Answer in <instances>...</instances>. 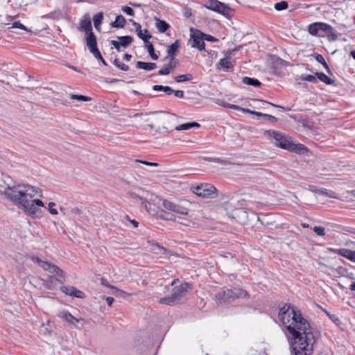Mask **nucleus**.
Here are the masks:
<instances>
[{
    "label": "nucleus",
    "instance_id": "48",
    "mask_svg": "<svg viewBox=\"0 0 355 355\" xmlns=\"http://www.w3.org/2000/svg\"><path fill=\"white\" fill-rule=\"evenodd\" d=\"M263 118L264 119L270 121L272 122H277V119L275 116H274L272 115H270V114H264Z\"/></svg>",
    "mask_w": 355,
    "mask_h": 355
},
{
    "label": "nucleus",
    "instance_id": "47",
    "mask_svg": "<svg viewBox=\"0 0 355 355\" xmlns=\"http://www.w3.org/2000/svg\"><path fill=\"white\" fill-rule=\"evenodd\" d=\"M202 35L204 37V40H207V41H209V42H217L218 41V39L213 37L212 35H207L205 33H203Z\"/></svg>",
    "mask_w": 355,
    "mask_h": 355
},
{
    "label": "nucleus",
    "instance_id": "6",
    "mask_svg": "<svg viewBox=\"0 0 355 355\" xmlns=\"http://www.w3.org/2000/svg\"><path fill=\"white\" fill-rule=\"evenodd\" d=\"M264 135L272 137L277 146L283 149L294 150L292 143L281 132L275 130H266Z\"/></svg>",
    "mask_w": 355,
    "mask_h": 355
},
{
    "label": "nucleus",
    "instance_id": "25",
    "mask_svg": "<svg viewBox=\"0 0 355 355\" xmlns=\"http://www.w3.org/2000/svg\"><path fill=\"white\" fill-rule=\"evenodd\" d=\"M315 76L317 78L322 82L326 83L327 85H333L334 83V80L327 76L325 73L320 72L316 73Z\"/></svg>",
    "mask_w": 355,
    "mask_h": 355
},
{
    "label": "nucleus",
    "instance_id": "58",
    "mask_svg": "<svg viewBox=\"0 0 355 355\" xmlns=\"http://www.w3.org/2000/svg\"><path fill=\"white\" fill-rule=\"evenodd\" d=\"M166 67L168 68V69L170 70V71L173 69H174L176 66L175 64H173V61H171V60H170V62L168 64H166Z\"/></svg>",
    "mask_w": 355,
    "mask_h": 355
},
{
    "label": "nucleus",
    "instance_id": "2",
    "mask_svg": "<svg viewBox=\"0 0 355 355\" xmlns=\"http://www.w3.org/2000/svg\"><path fill=\"white\" fill-rule=\"evenodd\" d=\"M42 196V191L28 184L8 185L4 191L6 199L12 202L23 210L26 215L32 218L42 216L43 202L37 199Z\"/></svg>",
    "mask_w": 355,
    "mask_h": 355
},
{
    "label": "nucleus",
    "instance_id": "3",
    "mask_svg": "<svg viewBox=\"0 0 355 355\" xmlns=\"http://www.w3.org/2000/svg\"><path fill=\"white\" fill-rule=\"evenodd\" d=\"M191 289V285L189 283H182L180 286H175L173 288L171 295L159 299V302L168 306L182 303Z\"/></svg>",
    "mask_w": 355,
    "mask_h": 355
},
{
    "label": "nucleus",
    "instance_id": "5",
    "mask_svg": "<svg viewBox=\"0 0 355 355\" xmlns=\"http://www.w3.org/2000/svg\"><path fill=\"white\" fill-rule=\"evenodd\" d=\"M191 202L187 200H182L179 203L171 202L168 200L162 201V206L167 210L180 215L187 216L189 213L188 206Z\"/></svg>",
    "mask_w": 355,
    "mask_h": 355
},
{
    "label": "nucleus",
    "instance_id": "4",
    "mask_svg": "<svg viewBox=\"0 0 355 355\" xmlns=\"http://www.w3.org/2000/svg\"><path fill=\"white\" fill-rule=\"evenodd\" d=\"M248 293L239 288H234L233 289H226L219 291L216 298L219 303L230 302L234 300L236 298H244L248 297Z\"/></svg>",
    "mask_w": 355,
    "mask_h": 355
},
{
    "label": "nucleus",
    "instance_id": "22",
    "mask_svg": "<svg viewBox=\"0 0 355 355\" xmlns=\"http://www.w3.org/2000/svg\"><path fill=\"white\" fill-rule=\"evenodd\" d=\"M242 82L243 84L252 85L255 87H259L261 85V83L258 79L247 76L243 78Z\"/></svg>",
    "mask_w": 355,
    "mask_h": 355
},
{
    "label": "nucleus",
    "instance_id": "37",
    "mask_svg": "<svg viewBox=\"0 0 355 355\" xmlns=\"http://www.w3.org/2000/svg\"><path fill=\"white\" fill-rule=\"evenodd\" d=\"M131 196H132V198L139 200V202L144 206V207L146 210H148V206L149 205V202L147 200H146L145 199H144L141 197L138 196L137 195H136L135 193H132Z\"/></svg>",
    "mask_w": 355,
    "mask_h": 355
},
{
    "label": "nucleus",
    "instance_id": "30",
    "mask_svg": "<svg viewBox=\"0 0 355 355\" xmlns=\"http://www.w3.org/2000/svg\"><path fill=\"white\" fill-rule=\"evenodd\" d=\"M193 79V76L191 73H187L183 75L178 76L175 78V80L178 83L189 81Z\"/></svg>",
    "mask_w": 355,
    "mask_h": 355
},
{
    "label": "nucleus",
    "instance_id": "46",
    "mask_svg": "<svg viewBox=\"0 0 355 355\" xmlns=\"http://www.w3.org/2000/svg\"><path fill=\"white\" fill-rule=\"evenodd\" d=\"M55 205V204L53 202H51L49 203V212L53 214V215H56L58 214V211L57 209H54L53 207H54Z\"/></svg>",
    "mask_w": 355,
    "mask_h": 355
},
{
    "label": "nucleus",
    "instance_id": "12",
    "mask_svg": "<svg viewBox=\"0 0 355 355\" xmlns=\"http://www.w3.org/2000/svg\"><path fill=\"white\" fill-rule=\"evenodd\" d=\"M320 31L327 33V39L329 42H334L338 39V34L329 24L324 22H319Z\"/></svg>",
    "mask_w": 355,
    "mask_h": 355
},
{
    "label": "nucleus",
    "instance_id": "55",
    "mask_svg": "<svg viewBox=\"0 0 355 355\" xmlns=\"http://www.w3.org/2000/svg\"><path fill=\"white\" fill-rule=\"evenodd\" d=\"M329 318L336 324L340 322L338 318L336 315H329Z\"/></svg>",
    "mask_w": 355,
    "mask_h": 355
},
{
    "label": "nucleus",
    "instance_id": "34",
    "mask_svg": "<svg viewBox=\"0 0 355 355\" xmlns=\"http://www.w3.org/2000/svg\"><path fill=\"white\" fill-rule=\"evenodd\" d=\"M274 8L277 10H283L288 8V3L284 1L277 2L275 4Z\"/></svg>",
    "mask_w": 355,
    "mask_h": 355
},
{
    "label": "nucleus",
    "instance_id": "62",
    "mask_svg": "<svg viewBox=\"0 0 355 355\" xmlns=\"http://www.w3.org/2000/svg\"><path fill=\"white\" fill-rule=\"evenodd\" d=\"M143 164L147 165V166H157L158 164L157 163H155V162H142Z\"/></svg>",
    "mask_w": 355,
    "mask_h": 355
},
{
    "label": "nucleus",
    "instance_id": "50",
    "mask_svg": "<svg viewBox=\"0 0 355 355\" xmlns=\"http://www.w3.org/2000/svg\"><path fill=\"white\" fill-rule=\"evenodd\" d=\"M238 108L236 110H239V111H241L243 113H245V114H253V112L254 111L250 110V109H248V108H243V107H241L240 106L238 105Z\"/></svg>",
    "mask_w": 355,
    "mask_h": 355
},
{
    "label": "nucleus",
    "instance_id": "23",
    "mask_svg": "<svg viewBox=\"0 0 355 355\" xmlns=\"http://www.w3.org/2000/svg\"><path fill=\"white\" fill-rule=\"evenodd\" d=\"M125 24V19L121 15H117L115 20L111 24L114 28H123Z\"/></svg>",
    "mask_w": 355,
    "mask_h": 355
},
{
    "label": "nucleus",
    "instance_id": "24",
    "mask_svg": "<svg viewBox=\"0 0 355 355\" xmlns=\"http://www.w3.org/2000/svg\"><path fill=\"white\" fill-rule=\"evenodd\" d=\"M119 42L122 45V47H128L132 42L133 38L130 35L119 36L118 37Z\"/></svg>",
    "mask_w": 355,
    "mask_h": 355
},
{
    "label": "nucleus",
    "instance_id": "26",
    "mask_svg": "<svg viewBox=\"0 0 355 355\" xmlns=\"http://www.w3.org/2000/svg\"><path fill=\"white\" fill-rule=\"evenodd\" d=\"M320 31V24L319 22L312 23L308 26V32L310 35L313 36H315L318 35Z\"/></svg>",
    "mask_w": 355,
    "mask_h": 355
},
{
    "label": "nucleus",
    "instance_id": "11",
    "mask_svg": "<svg viewBox=\"0 0 355 355\" xmlns=\"http://www.w3.org/2000/svg\"><path fill=\"white\" fill-rule=\"evenodd\" d=\"M203 33L196 31L191 35L190 43L193 48H197L200 51L205 50V44L204 42Z\"/></svg>",
    "mask_w": 355,
    "mask_h": 355
},
{
    "label": "nucleus",
    "instance_id": "31",
    "mask_svg": "<svg viewBox=\"0 0 355 355\" xmlns=\"http://www.w3.org/2000/svg\"><path fill=\"white\" fill-rule=\"evenodd\" d=\"M146 44H147L146 46H147L148 52L150 56L151 57V58L155 60H157L159 57L154 51V46H153V44H151L148 42Z\"/></svg>",
    "mask_w": 355,
    "mask_h": 355
},
{
    "label": "nucleus",
    "instance_id": "44",
    "mask_svg": "<svg viewBox=\"0 0 355 355\" xmlns=\"http://www.w3.org/2000/svg\"><path fill=\"white\" fill-rule=\"evenodd\" d=\"M170 70L168 69V68L166 67V65H165L162 69H161L158 73H157V75L159 76H164V75H168L170 73Z\"/></svg>",
    "mask_w": 355,
    "mask_h": 355
},
{
    "label": "nucleus",
    "instance_id": "1",
    "mask_svg": "<svg viewBox=\"0 0 355 355\" xmlns=\"http://www.w3.org/2000/svg\"><path fill=\"white\" fill-rule=\"evenodd\" d=\"M279 319L287 331L286 336L292 340L295 355H311L316 336L300 312L286 304L279 309Z\"/></svg>",
    "mask_w": 355,
    "mask_h": 355
},
{
    "label": "nucleus",
    "instance_id": "18",
    "mask_svg": "<svg viewBox=\"0 0 355 355\" xmlns=\"http://www.w3.org/2000/svg\"><path fill=\"white\" fill-rule=\"evenodd\" d=\"M180 46V42L178 40H176L174 43L168 46L167 49V54L168 55L166 57V59H170L171 61H173L175 59V56L178 53V49Z\"/></svg>",
    "mask_w": 355,
    "mask_h": 355
},
{
    "label": "nucleus",
    "instance_id": "35",
    "mask_svg": "<svg viewBox=\"0 0 355 355\" xmlns=\"http://www.w3.org/2000/svg\"><path fill=\"white\" fill-rule=\"evenodd\" d=\"M316 76L313 75H302L300 76V79L304 81H308L311 83H317Z\"/></svg>",
    "mask_w": 355,
    "mask_h": 355
},
{
    "label": "nucleus",
    "instance_id": "15",
    "mask_svg": "<svg viewBox=\"0 0 355 355\" xmlns=\"http://www.w3.org/2000/svg\"><path fill=\"white\" fill-rule=\"evenodd\" d=\"M60 211L70 218L81 214V210L77 207H60Z\"/></svg>",
    "mask_w": 355,
    "mask_h": 355
},
{
    "label": "nucleus",
    "instance_id": "28",
    "mask_svg": "<svg viewBox=\"0 0 355 355\" xmlns=\"http://www.w3.org/2000/svg\"><path fill=\"white\" fill-rule=\"evenodd\" d=\"M156 27L160 33H164L169 28V25L165 21L157 19Z\"/></svg>",
    "mask_w": 355,
    "mask_h": 355
},
{
    "label": "nucleus",
    "instance_id": "56",
    "mask_svg": "<svg viewBox=\"0 0 355 355\" xmlns=\"http://www.w3.org/2000/svg\"><path fill=\"white\" fill-rule=\"evenodd\" d=\"M315 60L318 62L321 63V64L325 60L324 57L320 54H318L315 56Z\"/></svg>",
    "mask_w": 355,
    "mask_h": 355
},
{
    "label": "nucleus",
    "instance_id": "20",
    "mask_svg": "<svg viewBox=\"0 0 355 355\" xmlns=\"http://www.w3.org/2000/svg\"><path fill=\"white\" fill-rule=\"evenodd\" d=\"M80 26V28L86 33V34L92 32V22L89 18H85L81 20Z\"/></svg>",
    "mask_w": 355,
    "mask_h": 355
},
{
    "label": "nucleus",
    "instance_id": "40",
    "mask_svg": "<svg viewBox=\"0 0 355 355\" xmlns=\"http://www.w3.org/2000/svg\"><path fill=\"white\" fill-rule=\"evenodd\" d=\"M161 217L165 220H176V217L172 214L166 213L164 211H161Z\"/></svg>",
    "mask_w": 355,
    "mask_h": 355
},
{
    "label": "nucleus",
    "instance_id": "36",
    "mask_svg": "<svg viewBox=\"0 0 355 355\" xmlns=\"http://www.w3.org/2000/svg\"><path fill=\"white\" fill-rule=\"evenodd\" d=\"M93 55L98 60H100L105 66H107V64L106 61L103 59V58L101 55V52L98 51V49H96L92 52H91Z\"/></svg>",
    "mask_w": 355,
    "mask_h": 355
},
{
    "label": "nucleus",
    "instance_id": "14",
    "mask_svg": "<svg viewBox=\"0 0 355 355\" xmlns=\"http://www.w3.org/2000/svg\"><path fill=\"white\" fill-rule=\"evenodd\" d=\"M60 290L64 294L72 296V297H76L78 298H84L85 297L84 293L80 290H78L77 288H76L73 286H63L60 288Z\"/></svg>",
    "mask_w": 355,
    "mask_h": 355
},
{
    "label": "nucleus",
    "instance_id": "9",
    "mask_svg": "<svg viewBox=\"0 0 355 355\" xmlns=\"http://www.w3.org/2000/svg\"><path fill=\"white\" fill-rule=\"evenodd\" d=\"M32 260L36 262L44 270L49 271L51 274H57L59 276H63V271L57 266L50 263L49 262L42 261L39 257H33Z\"/></svg>",
    "mask_w": 355,
    "mask_h": 355
},
{
    "label": "nucleus",
    "instance_id": "51",
    "mask_svg": "<svg viewBox=\"0 0 355 355\" xmlns=\"http://www.w3.org/2000/svg\"><path fill=\"white\" fill-rule=\"evenodd\" d=\"M174 95L180 98H182L184 97V92L182 90H174Z\"/></svg>",
    "mask_w": 355,
    "mask_h": 355
},
{
    "label": "nucleus",
    "instance_id": "38",
    "mask_svg": "<svg viewBox=\"0 0 355 355\" xmlns=\"http://www.w3.org/2000/svg\"><path fill=\"white\" fill-rule=\"evenodd\" d=\"M114 64L122 71H127L129 70V67L127 64L120 63L118 59L114 60Z\"/></svg>",
    "mask_w": 355,
    "mask_h": 355
},
{
    "label": "nucleus",
    "instance_id": "16",
    "mask_svg": "<svg viewBox=\"0 0 355 355\" xmlns=\"http://www.w3.org/2000/svg\"><path fill=\"white\" fill-rule=\"evenodd\" d=\"M133 25L135 27V31L137 34V36L145 43H148V40L151 37V35L148 34V31L145 29L143 32L141 25L137 22L134 21Z\"/></svg>",
    "mask_w": 355,
    "mask_h": 355
},
{
    "label": "nucleus",
    "instance_id": "49",
    "mask_svg": "<svg viewBox=\"0 0 355 355\" xmlns=\"http://www.w3.org/2000/svg\"><path fill=\"white\" fill-rule=\"evenodd\" d=\"M110 44L114 46V47L117 50V51H120L122 45L118 41L111 40Z\"/></svg>",
    "mask_w": 355,
    "mask_h": 355
},
{
    "label": "nucleus",
    "instance_id": "57",
    "mask_svg": "<svg viewBox=\"0 0 355 355\" xmlns=\"http://www.w3.org/2000/svg\"><path fill=\"white\" fill-rule=\"evenodd\" d=\"M125 217L126 219H128L133 225L134 227H138L139 223L137 220H130L128 215H126Z\"/></svg>",
    "mask_w": 355,
    "mask_h": 355
},
{
    "label": "nucleus",
    "instance_id": "8",
    "mask_svg": "<svg viewBox=\"0 0 355 355\" xmlns=\"http://www.w3.org/2000/svg\"><path fill=\"white\" fill-rule=\"evenodd\" d=\"M192 191L200 197L211 198L215 195L216 189L212 184L205 183L192 187Z\"/></svg>",
    "mask_w": 355,
    "mask_h": 355
},
{
    "label": "nucleus",
    "instance_id": "61",
    "mask_svg": "<svg viewBox=\"0 0 355 355\" xmlns=\"http://www.w3.org/2000/svg\"><path fill=\"white\" fill-rule=\"evenodd\" d=\"M294 148L293 150H297V151H302V150H306V147L302 144L297 145L296 149L295 148Z\"/></svg>",
    "mask_w": 355,
    "mask_h": 355
},
{
    "label": "nucleus",
    "instance_id": "43",
    "mask_svg": "<svg viewBox=\"0 0 355 355\" xmlns=\"http://www.w3.org/2000/svg\"><path fill=\"white\" fill-rule=\"evenodd\" d=\"M221 106H223V107H225V108H229V109H233V110H237L239 109L238 108V105H233V104H230V103H225V102H223L222 103L220 104Z\"/></svg>",
    "mask_w": 355,
    "mask_h": 355
},
{
    "label": "nucleus",
    "instance_id": "7",
    "mask_svg": "<svg viewBox=\"0 0 355 355\" xmlns=\"http://www.w3.org/2000/svg\"><path fill=\"white\" fill-rule=\"evenodd\" d=\"M205 7L224 16H229L232 12V9L227 5L218 0H208Z\"/></svg>",
    "mask_w": 355,
    "mask_h": 355
},
{
    "label": "nucleus",
    "instance_id": "54",
    "mask_svg": "<svg viewBox=\"0 0 355 355\" xmlns=\"http://www.w3.org/2000/svg\"><path fill=\"white\" fill-rule=\"evenodd\" d=\"M214 162L219 163L223 165H227L228 164V162L227 160L221 159L220 158H216L214 160Z\"/></svg>",
    "mask_w": 355,
    "mask_h": 355
},
{
    "label": "nucleus",
    "instance_id": "19",
    "mask_svg": "<svg viewBox=\"0 0 355 355\" xmlns=\"http://www.w3.org/2000/svg\"><path fill=\"white\" fill-rule=\"evenodd\" d=\"M136 67L138 69H142L146 71H151L157 67V64L154 62H145L138 61L136 63Z\"/></svg>",
    "mask_w": 355,
    "mask_h": 355
},
{
    "label": "nucleus",
    "instance_id": "21",
    "mask_svg": "<svg viewBox=\"0 0 355 355\" xmlns=\"http://www.w3.org/2000/svg\"><path fill=\"white\" fill-rule=\"evenodd\" d=\"M200 126V125L197 122H190V123H186L184 124H181L178 126H176L175 129L178 131H181V130H187L193 128H199Z\"/></svg>",
    "mask_w": 355,
    "mask_h": 355
},
{
    "label": "nucleus",
    "instance_id": "32",
    "mask_svg": "<svg viewBox=\"0 0 355 355\" xmlns=\"http://www.w3.org/2000/svg\"><path fill=\"white\" fill-rule=\"evenodd\" d=\"M219 64L223 69L227 70L232 67V64L228 58H224L220 60Z\"/></svg>",
    "mask_w": 355,
    "mask_h": 355
},
{
    "label": "nucleus",
    "instance_id": "39",
    "mask_svg": "<svg viewBox=\"0 0 355 355\" xmlns=\"http://www.w3.org/2000/svg\"><path fill=\"white\" fill-rule=\"evenodd\" d=\"M313 230L318 236H322L325 235V230L321 226H315Z\"/></svg>",
    "mask_w": 355,
    "mask_h": 355
},
{
    "label": "nucleus",
    "instance_id": "42",
    "mask_svg": "<svg viewBox=\"0 0 355 355\" xmlns=\"http://www.w3.org/2000/svg\"><path fill=\"white\" fill-rule=\"evenodd\" d=\"M8 28H19L28 31L26 27L24 26L22 24H21L19 21H15L12 24V26L9 27Z\"/></svg>",
    "mask_w": 355,
    "mask_h": 355
},
{
    "label": "nucleus",
    "instance_id": "33",
    "mask_svg": "<svg viewBox=\"0 0 355 355\" xmlns=\"http://www.w3.org/2000/svg\"><path fill=\"white\" fill-rule=\"evenodd\" d=\"M70 98L73 100L83 101H90L92 98L90 97L83 96V95H77V94H71Z\"/></svg>",
    "mask_w": 355,
    "mask_h": 355
},
{
    "label": "nucleus",
    "instance_id": "27",
    "mask_svg": "<svg viewBox=\"0 0 355 355\" xmlns=\"http://www.w3.org/2000/svg\"><path fill=\"white\" fill-rule=\"evenodd\" d=\"M103 19V15L102 12H98L94 16L93 21L95 28L99 31L101 28V24Z\"/></svg>",
    "mask_w": 355,
    "mask_h": 355
},
{
    "label": "nucleus",
    "instance_id": "45",
    "mask_svg": "<svg viewBox=\"0 0 355 355\" xmlns=\"http://www.w3.org/2000/svg\"><path fill=\"white\" fill-rule=\"evenodd\" d=\"M110 289L115 291V293H113V295H114L116 296H122L125 294V292H123V291H121L114 286H110Z\"/></svg>",
    "mask_w": 355,
    "mask_h": 355
},
{
    "label": "nucleus",
    "instance_id": "59",
    "mask_svg": "<svg viewBox=\"0 0 355 355\" xmlns=\"http://www.w3.org/2000/svg\"><path fill=\"white\" fill-rule=\"evenodd\" d=\"M105 300L107 304L111 306L114 301V299L112 297H105Z\"/></svg>",
    "mask_w": 355,
    "mask_h": 355
},
{
    "label": "nucleus",
    "instance_id": "64",
    "mask_svg": "<svg viewBox=\"0 0 355 355\" xmlns=\"http://www.w3.org/2000/svg\"><path fill=\"white\" fill-rule=\"evenodd\" d=\"M322 64L324 66V67L328 71H330V69H329V67L328 65V64L327 63V62L324 60Z\"/></svg>",
    "mask_w": 355,
    "mask_h": 355
},
{
    "label": "nucleus",
    "instance_id": "13",
    "mask_svg": "<svg viewBox=\"0 0 355 355\" xmlns=\"http://www.w3.org/2000/svg\"><path fill=\"white\" fill-rule=\"evenodd\" d=\"M329 251L334 252V254H337L341 257H343L347 259L348 260L355 263V251L354 250H351L347 248H330Z\"/></svg>",
    "mask_w": 355,
    "mask_h": 355
},
{
    "label": "nucleus",
    "instance_id": "63",
    "mask_svg": "<svg viewBox=\"0 0 355 355\" xmlns=\"http://www.w3.org/2000/svg\"><path fill=\"white\" fill-rule=\"evenodd\" d=\"M131 58H132V55L128 53H125L123 55V59L125 60L126 61H130Z\"/></svg>",
    "mask_w": 355,
    "mask_h": 355
},
{
    "label": "nucleus",
    "instance_id": "29",
    "mask_svg": "<svg viewBox=\"0 0 355 355\" xmlns=\"http://www.w3.org/2000/svg\"><path fill=\"white\" fill-rule=\"evenodd\" d=\"M318 193L320 195L326 196L331 198L338 199V197L336 192L332 190L327 189H321L318 190Z\"/></svg>",
    "mask_w": 355,
    "mask_h": 355
},
{
    "label": "nucleus",
    "instance_id": "60",
    "mask_svg": "<svg viewBox=\"0 0 355 355\" xmlns=\"http://www.w3.org/2000/svg\"><path fill=\"white\" fill-rule=\"evenodd\" d=\"M260 101L263 103H268L270 105H272V107H278V108H281V109H284V107L282 106H280V105H275V104H273L272 103H269V102H267L266 101H263V100H260Z\"/></svg>",
    "mask_w": 355,
    "mask_h": 355
},
{
    "label": "nucleus",
    "instance_id": "53",
    "mask_svg": "<svg viewBox=\"0 0 355 355\" xmlns=\"http://www.w3.org/2000/svg\"><path fill=\"white\" fill-rule=\"evenodd\" d=\"M173 92H174V90L168 86H166V88L164 89V92L166 93L167 95H171V94H173Z\"/></svg>",
    "mask_w": 355,
    "mask_h": 355
},
{
    "label": "nucleus",
    "instance_id": "10",
    "mask_svg": "<svg viewBox=\"0 0 355 355\" xmlns=\"http://www.w3.org/2000/svg\"><path fill=\"white\" fill-rule=\"evenodd\" d=\"M58 316L60 318L64 319L73 328H78V326L76 324L77 323L81 324L82 326L85 324V321L83 318H77L72 315L68 311L63 310L62 311H60L59 313L58 314Z\"/></svg>",
    "mask_w": 355,
    "mask_h": 355
},
{
    "label": "nucleus",
    "instance_id": "17",
    "mask_svg": "<svg viewBox=\"0 0 355 355\" xmlns=\"http://www.w3.org/2000/svg\"><path fill=\"white\" fill-rule=\"evenodd\" d=\"M86 44L90 52L98 49L96 37L93 32L87 34Z\"/></svg>",
    "mask_w": 355,
    "mask_h": 355
},
{
    "label": "nucleus",
    "instance_id": "41",
    "mask_svg": "<svg viewBox=\"0 0 355 355\" xmlns=\"http://www.w3.org/2000/svg\"><path fill=\"white\" fill-rule=\"evenodd\" d=\"M121 10L129 16H134L135 15V11L132 8L129 6H123L121 8Z\"/></svg>",
    "mask_w": 355,
    "mask_h": 355
},
{
    "label": "nucleus",
    "instance_id": "52",
    "mask_svg": "<svg viewBox=\"0 0 355 355\" xmlns=\"http://www.w3.org/2000/svg\"><path fill=\"white\" fill-rule=\"evenodd\" d=\"M166 88V86H163V85H155L153 87V89L154 91H164V89Z\"/></svg>",
    "mask_w": 355,
    "mask_h": 355
}]
</instances>
